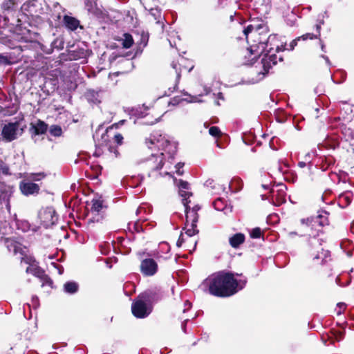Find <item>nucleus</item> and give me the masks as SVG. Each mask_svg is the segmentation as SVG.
I'll use <instances>...</instances> for the list:
<instances>
[{
	"instance_id": "obj_1",
	"label": "nucleus",
	"mask_w": 354,
	"mask_h": 354,
	"mask_svg": "<svg viewBox=\"0 0 354 354\" xmlns=\"http://www.w3.org/2000/svg\"><path fill=\"white\" fill-rule=\"evenodd\" d=\"M245 281H238L234 274L225 271L218 272L209 276L203 282L202 286L214 296L230 297L241 290Z\"/></svg>"
},
{
	"instance_id": "obj_2",
	"label": "nucleus",
	"mask_w": 354,
	"mask_h": 354,
	"mask_svg": "<svg viewBox=\"0 0 354 354\" xmlns=\"http://www.w3.org/2000/svg\"><path fill=\"white\" fill-rule=\"evenodd\" d=\"M174 182L178 188V193L183 198L185 209L186 221L184 227L185 233L189 236H192L198 232L196 223L198 220V211L200 210L201 207L198 205H194L192 208L189 206L191 201L188 199L192 196V192L191 185L187 181L181 178H174Z\"/></svg>"
},
{
	"instance_id": "obj_3",
	"label": "nucleus",
	"mask_w": 354,
	"mask_h": 354,
	"mask_svg": "<svg viewBox=\"0 0 354 354\" xmlns=\"http://www.w3.org/2000/svg\"><path fill=\"white\" fill-rule=\"evenodd\" d=\"M147 143L149 149H153L154 147H158L162 151L158 153L151 154V157L147 160L149 167L153 170H157L162 167L165 154H168L170 157H172L176 152V145L174 143H171L161 135H151Z\"/></svg>"
},
{
	"instance_id": "obj_4",
	"label": "nucleus",
	"mask_w": 354,
	"mask_h": 354,
	"mask_svg": "<svg viewBox=\"0 0 354 354\" xmlns=\"http://www.w3.org/2000/svg\"><path fill=\"white\" fill-rule=\"evenodd\" d=\"M301 223L304 225L306 224L312 231L311 233H309V236H310L308 240L309 245L317 252V254L315 255L313 259H320L319 253V250L323 251V249L321 248L323 240L319 237L321 230L318 229L317 227H321L328 225V220L326 212L322 210L319 211L315 217L307 219L303 218L301 220Z\"/></svg>"
},
{
	"instance_id": "obj_5",
	"label": "nucleus",
	"mask_w": 354,
	"mask_h": 354,
	"mask_svg": "<svg viewBox=\"0 0 354 354\" xmlns=\"http://www.w3.org/2000/svg\"><path fill=\"white\" fill-rule=\"evenodd\" d=\"M152 297V292L148 290L140 294L133 302L131 310L136 317L145 318L151 313Z\"/></svg>"
},
{
	"instance_id": "obj_6",
	"label": "nucleus",
	"mask_w": 354,
	"mask_h": 354,
	"mask_svg": "<svg viewBox=\"0 0 354 354\" xmlns=\"http://www.w3.org/2000/svg\"><path fill=\"white\" fill-rule=\"evenodd\" d=\"M88 210L87 221L88 224L101 222L104 218V211L107 206L102 196H95L90 203H87Z\"/></svg>"
},
{
	"instance_id": "obj_7",
	"label": "nucleus",
	"mask_w": 354,
	"mask_h": 354,
	"mask_svg": "<svg viewBox=\"0 0 354 354\" xmlns=\"http://www.w3.org/2000/svg\"><path fill=\"white\" fill-rule=\"evenodd\" d=\"M275 35H270L266 41H260L257 46V49H254L255 46L250 47V53L251 54L257 53H262L263 51L266 50L267 53L265 55V57L263 58L262 62L263 64V68L271 67L272 65H275L277 63V56L274 54H270L271 50L273 49L272 47H270L269 49H266L268 46H272L273 43L276 41Z\"/></svg>"
},
{
	"instance_id": "obj_8",
	"label": "nucleus",
	"mask_w": 354,
	"mask_h": 354,
	"mask_svg": "<svg viewBox=\"0 0 354 354\" xmlns=\"http://www.w3.org/2000/svg\"><path fill=\"white\" fill-rule=\"evenodd\" d=\"M261 187L269 191L272 203L274 205L278 206L286 202L287 187L283 183L272 184V181L270 180L262 183Z\"/></svg>"
},
{
	"instance_id": "obj_9",
	"label": "nucleus",
	"mask_w": 354,
	"mask_h": 354,
	"mask_svg": "<svg viewBox=\"0 0 354 354\" xmlns=\"http://www.w3.org/2000/svg\"><path fill=\"white\" fill-rule=\"evenodd\" d=\"M38 217L45 227L54 225L57 220L55 209L49 207L41 209L39 212Z\"/></svg>"
},
{
	"instance_id": "obj_10",
	"label": "nucleus",
	"mask_w": 354,
	"mask_h": 354,
	"mask_svg": "<svg viewBox=\"0 0 354 354\" xmlns=\"http://www.w3.org/2000/svg\"><path fill=\"white\" fill-rule=\"evenodd\" d=\"M140 271L145 276H153L158 271V264L153 259H145L141 261Z\"/></svg>"
},
{
	"instance_id": "obj_11",
	"label": "nucleus",
	"mask_w": 354,
	"mask_h": 354,
	"mask_svg": "<svg viewBox=\"0 0 354 354\" xmlns=\"http://www.w3.org/2000/svg\"><path fill=\"white\" fill-rule=\"evenodd\" d=\"M19 129V123H9L6 124L2 129V136L7 142H10L17 138V133Z\"/></svg>"
},
{
	"instance_id": "obj_12",
	"label": "nucleus",
	"mask_w": 354,
	"mask_h": 354,
	"mask_svg": "<svg viewBox=\"0 0 354 354\" xmlns=\"http://www.w3.org/2000/svg\"><path fill=\"white\" fill-rule=\"evenodd\" d=\"M170 250V245L167 242H161L153 255L158 260H167L171 257Z\"/></svg>"
},
{
	"instance_id": "obj_13",
	"label": "nucleus",
	"mask_w": 354,
	"mask_h": 354,
	"mask_svg": "<svg viewBox=\"0 0 354 354\" xmlns=\"http://www.w3.org/2000/svg\"><path fill=\"white\" fill-rule=\"evenodd\" d=\"M20 189L23 194L28 196L38 193L39 187L37 184L30 182L28 179H24L20 183Z\"/></svg>"
},
{
	"instance_id": "obj_14",
	"label": "nucleus",
	"mask_w": 354,
	"mask_h": 354,
	"mask_svg": "<svg viewBox=\"0 0 354 354\" xmlns=\"http://www.w3.org/2000/svg\"><path fill=\"white\" fill-rule=\"evenodd\" d=\"M6 243L10 252H13L15 254H20L22 256L24 255L26 248H24L21 243L12 239H7Z\"/></svg>"
},
{
	"instance_id": "obj_15",
	"label": "nucleus",
	"mask_w": 354,
	"mask_h": 354,
	"mask_svg": "<svg viewBox=\"0 0 354 354\" xmlns=\"http://www.w3.org/2000/svg\"><path fill=\"white\" fill-rule=\"evenodd\" d=\"M30 126V130L33 131L35 135L45 133L48 128V125L44 122L39 120L35 123H31Z\"/></svg>"
},
{
	"instance_id": "obj_16",
	"label": "nucleus",
	"mask_w": 354,
	"mask_h": 354,
	"mask_svg": "<svg viewBox=\"0 0 354 354\" xmlns=\"http://www.w3.org/2000/svg\"><path fill=\"white\" fill-rule=\"evenodd\" d=\"M214 207L218 211H223L225 214L232 212V207L227 206L225 201L221 198H217L213 203Z\"/></svg>"
},
{
	"instance_id": "obj_17",
	"label": "nucleus",
	"mask_w": 354,
	"mask_h": 354,
	"mask_svg": "<svg viewBox=\"0 0 354 354\" xmlns=\"http://www.w3.org/2000/svg\"><path fill=\"white\" fill-rule=\"evenodd\" d=\"M245 241V236L243 234L237 233L229 239V243L232 248H236Z\"/></svg>"
},
{
	"instance_id": "obj_18",
	"label": "nucleus",
	"mask_w": 354,
	"mask_h": 354,
	"mask_svg": "<svg viewBox=\"0 0 354 354\" xmlns=\"http://www.w3.org/2000/svg\"><path fill=\"white\" fill-rule=\"evenodd\" d=\"M64 22L66 26L71 30H76L80 24V22L77 19L70 16H65L64 17Z\"/></svg>"
},
{
	"instance_id": "obj_19",
	"label": "nucleus",
	"mask_w": 354,
	"mask_h": 354,
	"mask_svg": "<svg viewBox=\"0 0 354 354\" xmlns=\"http://www.w3.org/2000/svg\"><path fill=\"white\" fill-rule=\"evenodd\" d=\"M85 96L87 100L90 102H92L93 104H98L100 102L99 93L95 91L94 90L88 91Z\"/></svg>"
},
{
	"instance_id": "obj_20",
	"label": "nucleus",
	"mask_w": 354,
	"mask_h": 354,
	"mask_svg": "<svg viewBox=\"0 0 354 354\" xmlns=\"http://www.w3.org/2000/svg\"><path fill=\"white\" fill-rule=\"evenodd\" d=\"M79 286L75 281H68L64 285V290L68 294H74L78 290Z\"/></svg>"
},
{
	"instance_id": "obj_21",
	"label": "nucleus",
	"mask_w": 354,
	"mask_h": 354,
	"mask_svg": "<svg viewBox=\"0 0 354 354\" xmlns=\"http://www.w3.org/2000/svg\"><path fill=\"white\" fill-rule=\"evenodd\" d=\"M122 45L124 48H129L132 46L133 44V39L132 36L129 33H125L123 35V37L122 38Z\"/></svg>"
},
{
	"instance_id": "obj_22",
	"label": "nucleus",
	"mask_w": 354,
	"mask_h": 354,
	"mask_svg": "<svg viewBox=\"0 0 354 354\" xmlns=\"http://www.w3.org/2000/svg\"><path fill=\"white\" fill-rule=\"evenodd\" d=\"M10 169L8 165L2 160H0V176H10Z\"/></svg>"
},
{
	"instance_id": "obj_23",
	"label": "nucleus",
	"mask_w": 354,
	"mask_h": 354,
	"mask_svg": "<svg viewBox=\"0 0 354 354\" xmlns=\"http://www.w3.org/2000/svg\"><path fill=\"white\" fill-rule=\"evenodd\" d=\"M71 189L72 190H73L74 192L77 191V192H82L83 193H85L84 187L83 186V184L80 180H78L77 183H73L71 186Z\"/></svg>"
},
{
	"instance_id": "obj_24",
	"label": "nucleus",
	"mask_w": 354,
	"mask_h": 354,
	"mask_svg": "<svg viewBox=\"0 0 354 354\" xmlns=\"http://www.w3.org/2000/svg\"><path fill=\"white\" fill-rule=\"evenodd\" d=\"M50 133L51 135L58 137L62 133V128L57 125H53L50 128Z\"/></svg>"
},
{
	"instance_id": "obj_25",
	"label": "nucleus",
	"mask_w": 354,
	"mask_h": 354,
	"mask_svg": "<svg viewBox=\"0 0 354 354\" xmlns=\"http://www.w3.org/2000/svg\"><path fill=\"white\" fill-rule=\"evenodd\" d=\"M12 193V188L10 187H5L3 191L2 192V194L1 195V198H2L3 200L9 198V197L11 196V194Z\"/></svg>"
},
{
	"instance_id": "obj_26",
	"label": "nucleus",
	"mask_w": 354,
	"mask_h": 354,
	"mask_svg": "<svg viewBox=\"0 0 354 354\" xmlns=\"http://www.w3.org/2000/svg\"><path fill=\"white\" fill-rule=\"evenodd\" d=\"M14 5H15L14 0H6L2 3V8L4 10H8L12 8Z\"/></svg>"
},
{
	"instance_id": "obj_27",
	"label": "nucleus",
	"mask_w": 354,
	"mask_h": 354,
	"mask_svg": "<svg viewBox=\"0 0 354 354\" xmlns=\"http://www.w3.org/2000/svg\"><path fill=\"white\" fill-rule=\"evenodd\" d=\"M346 309V304L344 303H339L337 305L335 311L337 315H341Z\"/></svg>"
},
{
	"instance_id": "obj_28",
	"label": "nucleus",
	"mask_w": 354,
	"mask_h": 354,
	"mask_svg": "<svg viewBox=\"0 0 354 354\" xmlns=\"http://www.w3.org/2000/svg\"><path fill=\"white\" fill-rule=\"evenodd\" d=\"M209 133L212 136L217 137L220 136L221 131L217 127H212L209 130Z\"/></svg>"
},
{
	"instance_id": "obj_29",
	"label": "nucleus",
	"mask_w": 354,
	"mask_h": 354,
	"mask_svg": "<svg viewBox=\"0 0 354 354\" xmlns=\"http://www.w3.org/2000/svg\"><path fill=\"white\" fill-rule=\"evenodd\" d=\"M261 232L260 228L257 227V228L252 229V230L250 232V236L253 239H258L261 236Z\"/></svg>"
},
{
	"instance_id": "obj_30",
	"label": "nucleus",
	"mask_w": 354,
	"mask_h": 354,
	"mask_svg": "<svg viewBox=\"0 0 354 354\" xmlns=\"http://www.w3.org/2000/svg\"><path fill=\"white\" fill-rule=\"evenodd\" d=\"M317 37V35H313L312 33H306L305 35H303L301 37H299L297 38V40H299L300 39H302L303 40H306L308 39H316Z\"/></svg>"
},
{
	"instance_id": "obj_31",
	"label": "nucleus",
	"mask_w": 354,
	"mask_h": 354,
	"mask_svg": "<svg viewBox=\"0 0 354 354\" xmlns=\"http://www.w3.org/2000/svg\"><path fill=\"white\" fill-rule=\"evenodd\" d=\"M18 227L21 228V230L24 232L28 230L30 225L27 221H21L18 223Z\"/></svg>"
},
{
	"instance_id": "obj_32",
	"label": "nucleus",
	"mask_w": 354,
	"mask_h": 354,
	"mask_svg": "<svg viewBox=\"0 0 354 354\" xmlns=\"http://www.w3.org/2000/svg\"><path fill=\"white\" fill-rule=\"evenodd\" d=\"M150 14L154 17L155 19H157L158 18L160 17V12L157 8L151 9Z\"/></svg>"
},
{
	"instance_id": "obj_33",
	"label": "nucleus",
	"mask_w": 354,
	"mask_h": 354,
	"mask_svg": "<svg viewBox=\"0 0 354 354\" xmlns=\"http://www.w3.org/2000/svg\"><path fill=\"white\" fill-rule=\"evenodd\" d=\"M184 166V163L179 162L176 165V173L178 176H182L183 174V171L180 169Z\"/></svg>"
},
{
	"instance_id": "obj_34",
	"label": "nucleus",
	"mask_w": 354,
	"mask_h": 354,
	"mask_svg": "<svg viewBox=\"0 0 354 354\" xmlns=\"http://www.w3.org/2000/svg\"><path fill=\"white\" fill-rule=\"evenodd\" d=\"M107 150L111 153H113L114 154V157L115 158H117L119 156V151H118V149L115 147H111V146H109L107 147Z\"/></svg>"
},
{
	"instance_id": "obj_35",
	"label": "nucleus",
	"mask_w": 354,
	"mask_h": 354,
	"mask_svg": "<svg viewBox=\"0 0 354 354\" xmlns=\"http://www.w3.org/2000/svg\"><path fill=\"white\" fill-rule=\"evenodd\" d=\"M114 140L118 145H121L122 143L123 136L121 134L118 133V134L115 135Z\"/></svg>"
},
{
	"instance_id": "obj_36",
	"label": "nucleus",
	"mask_w": 354,
	"mask_h": 354,
	"mask_svg": "<svg viewBox=\"0 0 354 354\" xmlns=\"http://www.w3.org/2000/svg\"><path fill=\"white\" fill-rule=\"evenodd\" d=\"M85 5L88 12H91L93 8V5L91 1L90 0H84Z\"/></svg>"
},
{
	"instance_id": "obj_37",
	"label": "nucleus",
	"mask_w": 354,
	"mask_h": 354,
	"mask_svg": "<svg viewBox=\"0 0 354 354\" xmlns=\"http://www.w3.org/2000/svg\"><path fill=\"white\" fill-rule=\"evenodd\" d=\"M254 29V27L252 25H249L247 26L246 28L244 29L243 30V32H244V35L248 37V35L250 33V32H252V30Z\"/></svg>"
},
{
	"instance_id": "obj_38",
	"label": "nucleus",
	"mask_w": 354,
	"mask_h": 354,
	"mask_svg": "<svg viewBox=\"0 0 354 354\" xmlns=\"http://www.w3.org/2000/svg\"><path fill=\"white\" fill-rule=\"evenodd\" d=\"M26 272L33 273L35 275H38L39 273V270L37 268L32 269L30 267H28L26 269Z\"/></svg>"
},
{
	"instance_id": "obj_39",
	"label": "nucleus",
	"mask_w": 354,
	"mask_h": 354,
	"mask_svg": "<svg viewBox=\"0 0 354 354\" xmlns=\"http://www.w3.org/2000/svg\"><path fill=\"white\" fill-rule=\"evenodd\" d=\"M0 63L1 64H9L10 62L6 56L0 54Z\"/></svg>"
},
{
	"instance_id": "obj_40",
	"label": "nucleus",
	"mask_w": 354,
	"mask_h": 354,
	"mask_svg": "<svg viewBox=\"0 0 354 354\" xmlns=\"http://www.w3.org/2000/svg\"><path fill=\"white\" fill-rule=\"evenodd\" d=\"M52 265L54 266L55 268L57 269L58 270V273L59 274H62L64 272V268L61 266H59L57 263H52Z\"/></svg>"
},
{
	"instance_id": "obj_41",
	"label": "nucleus",
	"mask_w": 354,
	"mask_h": 354,
	"mask_svg": "<svg viewBox=\"0 0 354 354\" xmlns=\"http://www.w3.org/2000/svg\"><path fill=\"white\" fill-rule=\"evenodd\" d=\"M102 153H103V151L101 149L100 147H97L94 153V155L96 156H100Z\"/></svg>"
},
{
	"instance_id": "obj_42",
	"label": "nucleus",
	"mask_w": 354,
	"mask_h": 354,
	"mask_svg": "<svg viewBox=\"0 0 354 354\" xmlns=\"http://www.w3.org/2000/svg\"><path fill=\"white\" fill-rule=\"evenodd\" d=\"M192 306V304L189 301H186L185 302V309L183 310V312L185 313L186 310L189 309Z\"/></svg>"
},
{
	"instance_id": "obj_43",
	"label": "nucleus",
	"mask_w": 354,
	"mask_h": 354,
	"mask_svg": "<svg viewBox=\"0 0 354 354\" xmlns=\"http://www.w3.org/2000/svg\"><path fill=\"white\" fill-rule=\"evenodd\" d=\"M171 66L176 70V72L177 73V77L179 78L180 76V72L178 71V70L176 68H177V64L176 63H174V62H172Z\"/></svg>"
},
{
	"instance_id": "obj_44",
	"label": "nucleus",
	"mask_w": 354,
	"mask_h": 354,
	"mask_svg": "<svg viewBox=\"0 0 354 354\" xmlns=\"http://www.w3.org/2000/svg\"><path fill=\"white\" fill-rule=\"evenodd\" d=\"M340 198L346 200V205H348L351 203V200L348 196H342Z\"/></svg>"
},
{
	"instance_id": "obj_45",
	"label": "nucleus",
	"mask_w": 354,
	"mask_h": 354,
	"mask_svg": "<svg viewBox=\"0 0 354 354\" xmlns=\"http://www.w3.org/2000/svg\"><path fill=\"white\" fill-rule=\"evenodd\" d=\"M188 319H185V321L182 324V329L184 333H186V323L188 322Z\"/></svg>"
},
{
	"instance_id": "obj_46",
	"label": "nucleus",
	"mask_w": 354,
	"mask_h": 354,
	"mask_svg": "<svg viewBox=\"0 0 354 354\" xmlns=\"http://www.w3.org/2000/svg\"><path fill=\"white\" fill-rule=\"evenodd\" d=\"M308 164L306 161H300L299 162L298 165L301 168H303L306 166V165Z\"/></svg>"
},
{
	"instance_id": "obj_47",
	"label": "nucleus",
	"mask_w": 354,
	"mask_h": 354,
	"mask_svg": "<svg viewBox=\"0 0 354 354\" xmlns=\"http://www.w3.org/2000/svg\"><path fill=\"white\" fill-rule=\"evenodd\" d=\"M31 260V258L21 257V261H24L26 263H30Z\"/></svg>"
},
{
	"instance_id": "obj_48",
	"label": "nucleus",
	"mask_w": 354,
	"mask_h": 354,
	"mask_svg": "<svg viewBox=\"0 0 354 354\" xmlns=\"http://www.w3.org/2000/svg\"><path fill=\"white\" fill-rule=\"evenodd\" d=\"M283 50V46L277 45L276 46V51L279 52Z\"/></svg>"
},
{
	"instance_id": "obj_49",
	"label": "nucleus",
	"mask_w": 354,
	"mask_h": 354,
	"mask_svg": "<svg viewBox=\"0 0 354 354\" xmlns=\"http://www.w3.org/2000/svg\"><path fill=\"white\" fill-rule=\"evenodd\" d=\"M297 39L295 40H293L291 43H290V48H291V50H292L294 48V46L297 45Z\"/></svg>"
},
{
	"instance_id": "obj_50",
	"label": "nucleus",
	"mask_w": 354,
	"mask_h": 354,
	"mask_svg": "<svg viewBox=\"0 0 354 354\" xmlns=\"http://www.w3.org/2000/svg\"><path fill=\"white\" fill-rule=\"evenodd\" d=\"M310 153H307L305 157V161H306L308 163H310Z\"/></svg>"
},
{
	"instance_id": "obj_51",
	"label": "nucleus",
	"mask_w": 354,
	"mask_h": 354,
	"mask_svg": "<svg viewBox=\"0 0 354 354\" xmlns=\"http://www.w3.org/2000/svg\"><path fill=\"white\" fill-rule=\"evenodd\" d=\"M144 209V207H139L138 209H137V213H140L142 210Z\"/></svg>"
},
{
	"instance_id": "obj_52",
	"label": "nucleus",
	"mask_w": 354,
	"mask_h": 354,
	"mask_svg": "<svg viewBox=\"0 0 354 354\" xmlns=\"http://www.w3.org/2000/svg\"><path fill=\"white\" fill-rule=\"evenodd\" d=\"M316 28H317V32H318V35H320V33H319V29H320V28H321V27H320V25H317V26H316Z\"/></svg>"
},
{
	"instance_id": "obj_53",
	"label": "nucleus",
	"mask_w": 354,
	"mask_h": 354,
	"mask_svg": "<svg viewBox=\"0 0 354 354\" xmlns=\"http://www.w3.org/2000/svg\"><path fill=\"white\" fill-rule=\"evenodd\" d=\"M6 208H7V209H8V211H10V205L9 202H8V203H7V204H6Z\"/></svg>"
},
{
	"instance_id": "obj_54",
	"label": "nucleus",
	"mask_w": 354,
	"mask_h": 354,
	"mask_svg": "<svg viewBox=\"0 0 354 354\" xmlns=\"http://www.w3.org/2000/svg\"><path fill=\"white\" fill-rule=\"evenodd\" d=\"M322 57L326 59V62L329 64H330V61H329L328 58L327 57H326V56H324V55Z\"/></svg>"
},
{
	"instance_id": "obj_55",
	"label": "nucleus",
	"mask_w": 354,
	"mask_h": 354,
	"mask_svg": "<svg viewBox=\"0 0 354 354\" xmlns=\"http://www.w3.org/2000/svg\"><path fill=\"white\" fill-rule=\"evenodd\" d=\"M180 245H181V242H180V239H179V240L178 241V242H177V245H178V247H180Z\"/></svg>"
},
{
	"instance_id": "obj_56",
	"label": "nucleus",
	"mask_w": 354,
	"mask_h": 354,
	"mask_svg": "<svg viewBox=\"0 0 354 354\" xmlns=\"http://www.w3.org/2000/svg\"><path fill=\"white\" fill-rule=\"evenodd\" d=\"M101 252L103 254H106V252L104 251L102 248H101Z\"/></svg>"
},
{
	"instance_id": "obj_57",
	"label": "nucleus",
	"mask_w": 354,
	"mask_h": 354,
	"mask_svg": "<svg viewBox=\"0 0 354 354\" xmlns=\"http://www.w3.org/2000/svg\"><path fill=\"white\" fill-rule=\"evenodd\" d=\"M288 179L290 180V181L292 182V183L295 182V178H288Z\"/></svg>"
},
{
	"instance_id": "obj_58",
	"label": "nucleus",
	"mask_w": 354,
	"mask_h": 354,
	"mask_svg": "<svg viewBox=\"0 0 354 354\" xmlns=\"http://www.w3.org/2000/svg\"><path fill=\"white\" fill-rule=\"evenodd\" d=\"M261 196H262V199H263V200H264V199H266V198H267V197H266V196H265V195H262Z\"/></svg>"
},
{
	"instance_id": "obj_59",
	"label": "nucleus",
	"mask_w": 354,
	"mask_h": 354,
	"mask_svg": "<svg viewBox=\"0 0 354 354\" xmlns=\"http://www.w3.org/2000/svg\"><path fill=\"white\" fill-rule=\"evenodd\" d=\"M324 46L322 45V50H324Z\"/></svg>"
},
{
	"instance_id": "obj_60",
	"label": "nucleus",
	"mask_w": 354,
	"mask_h": 354,
	"mask_svg": "<svg viewBox=\"0 0 354 354\" xmlns=\"http://www.w3.org/2000/svg\"><path fill=\"white\" fill-rule=\"evenodd\" d=\"M290 234H296L295 232H290Z\"/></svg>"
},
{
	"instance_id": "obj_61",
	"label": "nucleus",
	"mask_w": 354,
	"mask_h": 354,
	"mask_svg": "<svg viewBox=\"0 0 354 354\" xmlns=\"http://www.w3.org/2000/svg\"><path fill=\"white\" fill-rule=\"evenodd\" d=\"M279 59L280 61H282V60H283V59H282L281 57H279Z\"/></svg>"
}]
</instances>
